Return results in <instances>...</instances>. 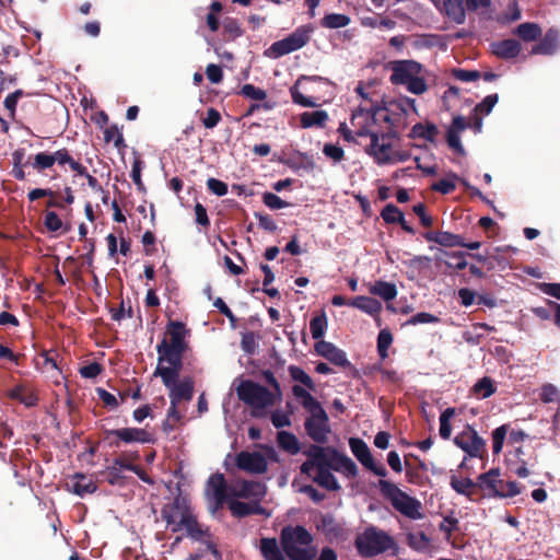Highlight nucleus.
<instances>
[{
  "label": "nucleus",
  "instance_id": "1",
  "mask_svg": "<svg viewBox=\"0 0 560 560\" xmlns=\"http://www.w3.org/2000/svg\"><path fill=\"white\" fill-rule=\"evenodd\" d=\"M293 395L301 400L302 407L310 413L304 422V428L310 436L317 444H325L330 433L329 418L320 402L313 397L304 387L294 385Z\"/></svg>",
  "mask_w": 560,
  "mask_h": 560
},
{
  "label": "nucleus",
  "instance_id": "2",
  "mask_svg": "<svg viewBox=\"0 0 560 560\" xmlns=\"http://www.w3.org/2000/svg\"><path fill=\"white\" fill-rule=\"evenodd\" d=\"M280 544L289 560H314L317 549L313 534L303 525H285L280 530Z\"/></svg>",
  "mask_w": 560,
  "mask_h": 560
},
{
  "label": "nucleus",
  "instance_id": "3",
  "mask_svg": "<svg viewBox=\"0 0 560 560\" xmlns=\"http://www.w3.org/2000/svg\"><path fill=\"white\" fill-rule=\"evenodd\" d=\"M406 105L416 110L415 100L406 97L404 101L390 102L389 106H380L372 104L370 115L372 119L365 121L364 128L382 135L386 127L398 126V124L407 116Z\"/></svg>",
  "mask_w": 560,
  "mask_h": 560
},
{
  "label": "nucleus",
  "instance_id": "4",
  "mask_svg": "<svg viewBox=\"0 0 560 560\" xmlns=\"http://www.w3.org/2000/svg\"><path fill=\"white\" fill-rule=\"evenodd\" d=\"M354 547L359 555L364 558H371L389 549H395L394 555H397V544L394 538L384 530L371 526L359 535L354 540Z\"/></svg>",
  "mask_w": 560,
  "mask_h": 560
},
{
  "label": "nucleus",
  "instance_id": "5",
  "mask_svg": "<svg viewBox=\"0 0 560 560\" xmlns=\"http://www.w3.org/2000/svg\"><path fill=\"white\" fill-rule=\"evenodd\" d=\"M377 487L381 494L385 499L389 500L394 509L399 513L411 520H419L422 517V514L420 513L421 503L416 498L410 497L400 490L395 483L385 479H380Z\"/></svg>",
  "mask_w": 560,
  "mask_h": 560
},
{
  "label": "nucleus",
  "instance_id": "6",
  "mask_svg": "<svg viewBox=\"0 0 560 560\" xmlns=\"http://www.w3.org/2000/svg\"><path fill=\"white\" fill-rule=\"evenodd\" d=\"M236 394L240 400L253 408L254 417H260L261 413L258 410L275 404L273 394L267 387L252 380L242 381L236 387Z\"/></svg>",
  "mask_w": 560,
  "mask_h": 560
},
{
  "label": "nucleus",
  "instance_id": "7",
  "mask_svg": "<svg viewBox=\"0 0 560 560\" xmlns=\"http://www.w3.org/2000/svg\"><path fill=\"white\" fill-rule=\"evenodd\" d=\"M500 476L499 468H492L478 476L479 490L485 498H513L521 493V487L516 481H504Z\"/></svg>",
  "mask_w": 560,
  "mask_h": 560
},
{
  "label": "nucleus",
  "instance_id": "8",
  "mask_svg": "<svg viewBox=\"0 0 560 560\" xmlns=\"http://www.w3.org/2000/svg\"><path fill=\"white\" fill-rule=\"evenodd\" d=\"M192 513L190 500L180 492L175 495L171 503L164 504L161 509V516L166 525L172 527L173 533L182 530L183 525L180 523Z\"/></svg>",
  "mask_w": 560,
  "mask_h": 560
},
{
  "label": "nucleus",
  "instance_id": "9",
  "mask_svg": "<svg viewBox=\"0 0 560 560\" xmlns=\"http://www.w3.org/2000/svg\"><path fill=\"white\" fill-rule=\"evenodd\" d=\"M313 31L314 27L310 24L298 27L285 38L275 42L268 49L269 56L279 58L304 47L308 43Z\"/></svg>",
  "mask_w": 560,
  "mask_h": 560
},
{
  "label": "nucleus",
  "instance_id": "10",
  "mask_svg": "<svg viewBox=\"0 0 560 560\" xmlns=\"http://www.w3.org/2000/svg\"><path fill=\"white\" fill-rule=\"evenodd\" d=\"M396 128L397 126L386 127V130L382 135L376 132L375 141L373 138H370V144L366 145L365 153L372 156L376 164L384 165L393 163L392 144L385 142V140L398 138Z\"/></svg>",
  "mask_w": 560,
  "mask_h": 560
},
{
  "label": "nucleus",
  "instance_id": "11",
  "mask_svg": "<svg viewBox=\"0 0 560 560\" xmlns=\"http://www.w3.org/2000/svg\"><path fill=\"white\" fill-rule=\"evenodd\" d=\"M104 440L108 442L112 447H119L120 443H153L154 436L143 428H121L113 430H104Z\"/></svg>",
  "mask_w": 560,
  "mask_h": 560
},
{
  "label": "nucleus",
  "instance_id": "12",
  "mask_svg": "<svg viewBox=\"0 0 560 560\" xmlns=\"http://www.w3.org/2000/svg\"><path fill=\"white\" fill-rule=\"evenodd\" d=\"M454 443L470 457H482L486 453L485 440L470 425L455 436Z\"/></svg>",
  "mask_w": 560,
  "mask_h": 560
},
{
  "label": "nucleus",
  "instance_id": "13",
  "mask_svg": "<svg viewBox=\"0 0 560 560\" xmlns=\"http://www.w3.org/2000/svg\"><path fill=\"white\" fill-rule=\"evenodd\" d=\"M349 446L352 452V454L355 456V458L370 471L375 474L376 476H380L382 478L386 477L387 470L386 468L380 464L376 465L373 456L371 454V451L368 446V444L359 439V438H351L349 439Z\"/></svg>",
  "mask_w": 560,
  "mask_h": 560
},
{
  "label": "nucleus",
  "instance_id": "14",
  "mask_svg": "<svg viewBox=\"0 0 560 560\" xmlns=\"http://www.w3.org/2000/svg\"><path fill=\"white\" fill-rule=\"evenodd\" d=\"M389 81L394 85H405L422 71V65L415 60H398L390 65Z\"/></svg>",
  "mask_w": 560,
  "mask_h": 560
},
{
  "label": "nucleus",
  "instance_id": "15",
  "mask_svg": "<svg viewBox=\"0 0 560 560\" xmlns=\"http://www.w3.org/2000/svg\"><path fill=\"white\" fill-rule=\"evenodd\" d=\"M240 470L252 475L265 474L268 469L267 458L260 452L242 451L235 457Z\"/></svg>",
  "mask_w": 560,
  "mask_h": 560
},
{
  "label": "nucleus",
  "instance_id": "16",
  "mask_svg": "<svg viewBox=\"0 0 560 560\" xmlns=\"http://www.w3.org/2000/svg\"><path fill=\"white\" fill-rule=\"evenodd\" d=\"M211 491L213 505L211 512L215 513L222 509L231 493H229L226 480L223 474L217 472L210 476L207 482V492Z\"/></svg>",
  "mask_w": 560,
  "mask_h": 560
},
{
  "label": "nucleus",
  "instance_id": "17",
  "mask_svg": "<svg viewBox=\"0 0 560 560\" xmlns=\"http://www.w3.org/2000/svg\"><path fill=\"white\" fill-rule=\"evenodd\" d=\"M315 351L318 355L325 358L336 366L350 368L354 370L351 362L347 359L346 352L332 342L319 340L315 343Z\"/></svg>",
  "mask_w": 560,
  "mask_h": 560
},
{
  "label": "nucleus",
  "instance_id": "18",
  "mask_svg": "<svg viewBox=\"0 0 560 560\" xmlns=\"http://www.w3.org/2000/svg\"><path fill=\"white\" fill-rule=\"evenodd\" d=\"M266 494V486L259 481L254 480H241L231 490V495L243 499L254 498L259 501Z\"/></svg>",
  "mask_w": 560,
  "mask_h": 560
},
{
  "label": "nucleus",
  "instance_id": "19",
  "mask_svg": "<svg viewBox=\"0 0 560 560\" xmlns=\"http://www.w3.org/2000/svg\"><path fill=\"white\" fill-rule=\"evenodd\" d=\"M370 113L371 107L366 108L363 106H359L355 110H353L350 118V122L354 128V133L357 137H369L373 138V140L375 141L376 132L364 128L365 121H368V119H374L373 116L370 115Z\"/></svg>",
  "mask_w": 560,
  "mask_h": 560
},
{
  "label": "nucleus",
  "instance_id": "20",
  "mask_svg": "<svg viewBox=\"0 0 560 560\" xmlns=\"http://www.w3.org/2000/svg\"><path fill=\"white\" fill-rule=\"evenodd\" d=\"M264 560H287V555L281 547L280 539L275 537H261L258 545Z\"/></svg>",
  "mask_w": 560,
  "mask_h": 560
},
{
  "label": "nucleus",
  "instance_id": "21",
  "mask_svg": "<svg viewBox=\"0 0 560 560\" xmlns=\"http://www.w3.org/2000/svg\"><path fill=\"white\" fill-rule=\"evenodd\" d=\"M194 386L195 382L190 376H185L180 382L172 386L168 389L171 404L178 405L182 400H191L194 396Z\"/></svg>",
  "mask_w": 560,
  "mask_h": 560
},
{
  "label": "nucleus",
  "instance_id": "22",
  "mask_svg": "<svg viewBox=\"0 0 560 560\" xmlns=\"http://www.w3.org/2000/svg\"><path fill=\"white\" fill-rule=\"evenodd\" d=\"M185 528L187 536L195 541L203 544L205 539H212V534L209 527H203L197 520L195 513L190 516L185 517L184 522L180 523Z\"/></svg>",
  "mask_w": 560,
  "mask_h": 560
},
{
  "label": "nucleus",
  "instance_id": "23",
  "mask_svg": "<svg viewBox=\"0 0 560 560\" xmlns=\"http://www.w3.org/2000/svg\"><path fill=\"white\" fill-rule=\"evenodd\" d=\"M330 451L331 447H323L322 445L312 444L303 453L306 457H310L314 463L316 470L323 468H329L330 466Z\"/></svg>",
  "mask_w": 560,
  "mask_h": 560
},
{
  "label": "nucleus",
  "instance_id": "24",
  "mask_svg": "<svg viewBox=\"0 0 560 560\" xmlns=\"http://www.w3.org/2000/svg\"><path fill=\"white\" fill-rule=\"evenodd\" d=\"M492 52L501 59H513L521 52V44L516 39H503L491 45Z\"/></svg>",
  "mask_w": 560,
  "mask_h": 560
},
{
  "label": "nucleus",
  "instance_id": "25",
  "mask_svg": "<svg viewBox=\"0 0 560 560\" xmlns=\"http://www.w3.org/2000/svg\"><path fill=\"white\" fill-rule=\"evenodd\" d=\"M185 325L182 322L171 320L166 330V334L170 337L167 346L171 348L187 350L188 345L185 340Z\"/></svg>",
  "mask_w": 560,
  "mask_h": 560
},
{
  "label": "nucleus",
  "instance_id": "26",
  "mask_svg": "<svg viewBox=\"0 0 560 560\" xmlns=\"http://www.w3.org/2000/svg\"><path fill=\"white\" fill-rule=\"evenodd\" d=\"M317 528L331 539L341 538L345 532L343 526L331 514L322 515Z\"/></svg>",
  "mask_w": 560,
  "mask_h": 560
},
{
  "label": "nucleus",
  "instance_id": "27",
  "mask_svg": "<svg viewBox=\"0 0 560 560\" xmlns=\"http://www.w3.org/2000/svg\"><path fill=\"white\" fill-rule=\"evenodd\" d=\"M71 490L79 497L94 493L97 490L95 481L84 474L77 472L72 476Z\"/></svg>",
  "mask_w": 560,
  "mask_h": 560
},
{
  "label": "nucleus",
  "instance_id": "28",
  "mask_svg": "<svg viewBox=\"0 0 560 560\" xmlns=\"http://www.w3.org/2000/svg\"><path fill=\"white\" fill-rule=\"evenodd\" d=\"M558 45V32L548 30L538 44L532 47V55H552Z\"/></svg>",
  "mask_w": 560,
  "mask_h": 560
},
{
  "label": "nucleus",
  "instance_id": "29",
  "mask_svg": "<svg viewBox=\"0 0 560 560\" xmlns=\"http://www.w3.org/2000/svg\"><path fill=\"white\" fill-rule=\"evenodd\" d=\"M348 305L371 316H377L382 311V303L378 300L364 295H359L349 300Z\"/></svg>",
  "mask_w": 560,
  "mask_h": 560
},
{
  "label": "nucleus",
  "instance_id": "30",
  "mask_svg": "<svg viewBox=\"0 0 560 560\" xmlns=\"http://www.w3.org/2000/svg\"><path fill=\"white\" fill-rule=\"evenodd\" d=\"M450 485L454 491H456L458 494L467 497L471 501L475 500L474 495L479 489L478 478L476 481H474L470 478L459 479L456 476H452Z\"/></svg>",
  "mask_w": 560,
  "mask_h": 560
},
{
  "label": "nucleus",
  "instance_id": "31",
  "mask_svg": "<svg viewBox=\"0 0 560 560\" xmlns=\"http://www.w3.org/2000/svg\"><path fill=\"white\" fill-rule=\"evenodd\" d=\"M229 509L233 516L242 518L252 514H261L264 508L258 503H246L242 501L232 500L229 502Z\"/></svg>",
  "mask_w": 560,
  "mask_h": 560
},
{
  "label": "nucleus",
  "instance_id": "32",
  "mask_svg": "<svg viewBox=\"0 0 560 560\" xmlns=\"http://www.w3.org/2000/svg\"><path fill=\"white\" fill-rule=\"evenodd\" d=\"M328 120V114L326 110L305 112L301 114L300 121L302 128L318 127L323 128Z\"/></svg>",
  "mask_w": 560,
  "mask_h": 560
},
{
  "label": "nucleus",
  "instance_id": "33",
  "mask_svg": "<svg viewBox=\"0 0 560 560\" xmlns=\"http://www.w3.org/2000/svg\"><path fill=\"white\" fill-rule=\"evenodd\" d=\"M156 352L159 354L158 364L162 365L163 362H172L184 357L186 350L171 348L167 346V339L164 338L158 346Z\"/></svg>",
  "mask_w": 560,
  "mask_h": 560
},
{
  "label": "nucleus",
  "instance_id": "34",
  "mask_svg": "<svg viewBox=\"0 0 560 560\" xmlns=\"http://www.w3.org/2000/svg\"><path fill=\"white\" fill-rule=\"evenodd\" d=\"M277 443L281 450L291 455H296L301 451L298 438L288 431H279L277 433Z\"/></svg>",
  "mask_w": 560,
  "mask_h": 560
},
{
  "label": "nucleus",
  "instance_id": "35",
  "mask_svg": "<svg viewBox=\"0 0 560 560\" xmlns=\"http://www.w3.org/2000/svg\"><path fill=\"white\" fill-rule=\"evenodd\" d=\"M54 163L59 165L68 164L70 168L77 174H85V166H83L80 162L75 161L69 150L67 148L59 149L52 152Z\"/></svg>",
  "mask_w": 560,
  "mask_h": 560
},
{
  "label": "nucleus",
  "instance_id": "36",
  "mask_svg": "<svg viewBox=\"0 0 560 560\" xmlns=\"http://www.w3.org/2000/svg\"><path fill=\"white\" fill-rule=\"evenodd\" d=\"M26 164H30L37 173H43L54 166V156L51 152L42 151L28 158Z\"/></svg>",
  "mask_w": 560,
  "mask_h": 560
},
{
  "label": "nucleus",
  "instance_id": "37",
  "mask_svg": "<svg viewBox=\"0 0 560 560\" xmlns=\"http://www.w3.org/2000/svg\"><path fill=\"white\" fill-rule=\"evenodd\" d=\"M525 455L523 447H516L515 456L517 457L520 465L514 469V472L521 478H526L529 475L527 465L534 466L538 462L537 454L532 453L527 458Z\"/></svg>",
  "mask_w": 560,
  "mask_h": 560
},
{
  "label": "nucleus",
  "instance_id": "38",
  "mask_svg": "<svg viewBox=\"0 0 560 560\" xmlns=\"http://www.w3.org/2000/svg\"><path fill=\"white\" fill-rule=\"evenodd\" d=\"M439 133V129L434 124H427L423 125L421 122H418L413 125V127L410 130L409 137L410 138H421L429 142H434L435 137Z\"/></svg>",
  "mask_w": 560,
  "mask_h": 560
},
{
  "label": "nucleus",
  "instance_id": "39",
  "mask_svg": "<svg viewBox=\"0 0 560 560\" xmlns=\"http://www.w3.org/2000/svg\"><path fill=\"white\" fill-rule=\"evenodd\" d=\"M446 15L457 24L465 22L464 0H444Z\"/></svg>",
  "mask_w": 560,
  "mask_h": 560
},
{
  "label": "nucleus",
  "instance_id": "40",
  "mask_svg": "<svg viewBox=\"0 0 560 560\" xmlns=\"http://www.w3.org/2000/svg\"><path fill=\"white\" fill-rule=\"evenodd\" d=\"M313 481L329 491H338L340 489L330 468L318 469L316 476L313 477Z\"/></svg>",
  "mask_w": 560,
  "mask_h": 560
},
{
  "label": "nucleus",
  "instance_id": "41",
  "mask_svg": "<svg viewBox=\"0 0 560 560\" xmlns=\"http://www.w3.org/2000/svg\"><path fill=\"white\" fill-rule=\"evenodd\" d=\"M514 34L524 42H533L541 36V28L536 23L525 22L514 30Z\"/></svg>",
  "mask_w": 560,
  "mask_h": 560
},
{
  "label": "nucleus",
  "instance_id": "42",
  "mask_svg": "<svg viewBox=\"0 0 560 560\" xmlns=\"http://www.w3.org/2000/svg\"><path fill=\"white\" fill-rule=\"evenodd\" d=\"M370 292L374 295L381 296L386 302H389L397 296L396 285L383 280L375 281L374 285L370 289Z\"/></svg>",
  "mask_w": 560,
  "mask_h": 560
},
{
  "label": "nucleus",
  "instance_id": "43",
  "mask_svg": "<svg viewBox=\"0 0 560 560\" xmlns=\"http://www.w3.org/2000/svg\"><path fill=\"white\" fill-rule=\"evenodd\" d=\"M350 18L341 13H329L320 20V25L325 28H341L350 23Z\"/></svg>",
  "mask_w": 560,
  "mask_h": 560
},
{
  "label": "nucleus",
  "instance_id": "44",
  "mask_svg": "<svg viewBox=\"0 0 560 560\" xmlns=\"http://www.w3.org/2000/svg\"><path fill=\"white\" fill-rule=\"evenodd\" d=\"M154 376H160L164 386L170 389L176 383H178L179 373L173 369L158 364Z\"/></svg>",
  "mask_w": 560,
  "mask_h": 560
},
{
  "label": "nucleus",
  "instance_id": "45",
  "mask_svg": "<svg viewBox=\"0 0 560 560\" xmlns=\"http://www.w3.org/2000/svg\"><path fill=\"white\" fill-rule=\"evenodd\" d=\"M494 392L495 386L493 384V381L488 376L480 378L472 387V393L479 398L483 399L493 395Z\"/></svg>",
  "mask_w": 560,
  "mask_h": 560
},
{
  "label": "nucleus",
  "instance_id": "46",
  "mask_svg": "<svg viewBox=\"0 0 560 560\" xmlns=\"http://www.w3.org/2000/svg\"><path fill=\"white\" fill-rule=\"evenodd\" d=\"M327 328V317L323 312L320 315L314 316L310 322V330L312 338L319 341Z\"/></svg>",
  "mask_w": 560,
  "mask_h": 560
},
{
  "label": "nucleus",
  "instance_id": "47",
  "mask_svg": "<svg viewBox=\"0 0 560 560\" xmlns=\"http://www.w3.org/2000/svg\"><path fill=\"white\" fill-rule=\"evenodd\" d=\"M289 373L293 381L300 382L306 388L315 390V383L312 377L301 368L296 365L289 366Z\"/></svg>",
  "mask_w": 560,
  "mask_h": 560
},
{
  "label": "nucleus",
  "instance_id": "48",
  "mask_svg": "<svg viewBox=\"0 0 560 560\" xmlns=\"http://www.w3.org/2000/svg\"><path fill=\"white\" fill-rule=\"evenodd\" d=\"M455 409L446 408L440 416V436L443 440H448L452 433L451 418L454 417Z\"/></svg>",
  "mask_w": 560,
  "mask_h": 560
},
{
  "label": "nucleus",
  "instance_id": "49",
  "mask_svg": "<svg viewBox=\"0 0 560 560\" xmlns=\"http://www.w3.org/2000/svg\"><path fill=\"white\" fill-rule=\"evenodd\" d=\"M104 141L106 143L114 142L117 149L126 147L124 136L117 125H112L104 130Z\"/></svg>",
  "mask_w": 560,
  "mask_h": 560
},
{
  "label": "nucleus",
  "instance_id": "50",
  "mask_svg": "<svg viewBox=\"0 0 560 560\" xmlns=\"http://www.w3.org/2000/svg\"><path fill=\"white\" fill-rule=\"evenodd\" d=\"M510 425L502 424L493 430L492 432V451L493 454H499L502 451L504 440L509 433Z\"/></svg>",
  "mask_w": 560,
  "mask_h": 560
},
{
  "label": "nucleus",
  "instance_id": "51",
  "mask_svg": "<svg viewBox=\"0 0 560 560\" xmlns=\"http://www.w3.org/2000/svg\"><path fill=\"white\" fill-rule=\"evenodd\" d=\"M404 213L393 203L386 205L382 212L381 217L385 223L395 224L398 221H402Z\"/></svg>",
  "mask_w": 560,
  "mask_h": 560
},
{
  "label": "nucleus",
  "instance_id": "52",
  "mask_svg": "<svg viewBox=\"0 0 560 560\" xmlns=\"http://www.w3.org/2000/svg\"><path fill=\"white\" fill-rule=\"evenodd\" d=\"M393 342V335L389 330L383 329L377 336V352L382 359L387 358V350Z\"/></svg>",
  "mask_w": 560,
  "mask_h": 560
},
{
  "label": "nucleus",
  "instance_id": "53",
  "mask_svg": "<svg viewBox=\"0 0 560 560\" xmlns=\"http://www.w3.org/2000/svg\"><path fill=\"white\" fill-rule=\"evenodd\" d=\"M223 32L231 39H235L243 35V30L238 21L234 18H225L223 21Z\"/></svg>",
  "mask_w": 560,
  "mask_h": 560
},
{
  "label": "nucleus",
  "instance_id": "54",
  "mask_svg": "<svg viewBox=\"0 0 560 560\" xmlns=\"http://www.w3.org/2000/svg\"><path fill=\"white\" fill-rule=\"evenodd\" d=\"M498 101V94H489L475 106L474 113L480 115H489Z\"/></svg>",
  "mask_w": 560,
  "mask_h": 560
},
{
  "label": "nucleus",
  "instance_id": "55",
  "mask_svg": "<svg viewBox=\"0 0 560 560\" xmlns=\"http://www.w3.org/2000/svg\"><path fill=\"white\" fill-rule=\"evenodd\" d=\"M262 202L271 210H279L290 206L289 202L282 200L279 196L269 191L262 194Z\"/></svg>",
  "mask_w": 560,
  "mask_h": 560
},
{
  "label": "nucleus",
  "instance_id": "56",
  "mask_svg": "<svg viewBox=\"0 0 560 560\" xmlns=\"http://www.w3.org/2000/svg\"><path fill=\"white\" fill-rule=\"evenodd\" d=\"M438 244L444 247H455L464 244V238L460 235L453 234L447 231H440Z\"/></svg>",
  "mask_w": 560,
  "mask_h": 560
},
{
  "label": "nucleus",
  "instance_id": "57",
  "mask_svg": "<svg viewBox=\"0 0 560 560\" xmlns=\"http://www.w3.org/2000/svg\"><path fill=\"white\" fill-rule=\"evenodd\" d=\"M452 75L462 82H472L481 78V73L478 70H466L462 68L452 69Z\"/></svg>",
  "mask_w": 560,
  "mask_h": 560
},
{
  "label": "nucleus",
  "instance_id": "58",
  "mask_svg": "<svg viewBox=\"0 0 560 560\" xmlns=\"http://www.w3.org/2000/svg\"><path fill=\"white\" fill-rule=\"evenodd\" d=\"M446 255L451 258L450 261H445V265L448 267V268H453L455 270H463L465 269L468 264L466 261V253L464 252H454V253H446Z\"/></svg>",
  "mask_w": 560,
  "mask_h": 560
},
{
  "label": "nucleus",
  "instance_id": "59",
  "mask_svg": "<svg viewBox=\"0 0 560 560\" xmlns=\"http://www.w3.org/2000/svg\"><path fill=\"white\" fill-rule=\"evenodd\" d=\"M243 96L255 100V101H264L267 97V93L253 84H244L240 92Z\"/></svg>",
  "mask_w": 560,
  "mask_h": 560
},
{
  "label": "nucleus",
  "instance_id": "60",
  "mask_svg": "<svg viewBox=\"0 0 560 560\" xmlns=\"http://www.w3.org/2000/svg\"><path fill=\"white\" fill-rule=\"evenodd\" d=\"M44 225L49 232H57L63 228L62 220L55 211H47L45 213Z\"/></svg>",
  "mask_w": 560,
  "mask_h": 560
},
{
  "label": "nucleus",
  "instance_id": "61",
  "mask_svg": "<svg viewBox=\"0 0 560 560\" xmlns=\"http://www.w3.org/2000/svg\"><path fill=\"white\" fill-rule=\"evenodd\" d=\"M323 153L334 162H340L345 159L343 149L332 143H325L323 147Z\"/></svg>",
  "mask_w": 560,
  "mask_h": 560
},
{
  "label": "nucleus",
  "instance_id": "62",
  "mask_svg": "<svg viewBox=\"0 0 560 560\" xmlns=\"http://www.w3.org/2000/svg\"><path fill=\"white\" fill-rule=\"evenodd\" d=\"M300 80L290 89L292 101L304 107H315L317 104L311 98L304 96L298 89V83Z\"/></svg>",
  "mask_w": 560,
  "mask_h": 560
},
{
  "label": "nucleus",
  "instance_id": "63",
  "mask_svg": "<svg viewBox=\"0 0 560 560\" xmlns=\"http://www.w3.org/2000/svg\"><path fill=\"white\" fill-rule=\"evenodd\" d=\"M408 546L413 550H421L425 548L430 541L429 537L420 532L417 536L413 534L408 535Z\"/></svg>",
  "mask_w": 560,
  "mask_h": 560
},
{
  "label": "nucleus",
  "instance_id": "64",
  "mask_svg": "<svg viewBox=\"0 0 560 560\" xmlns=\"http://www.w3.org/2000/svg\"><path fill=\"white\" fill-rule=\"evenodd\" d=\"M406 88L410 93L420 95L427 92L428 84L423 78L416 75L406 84Z\"/></svg>",
  "mask_w": 560,
  "mask_h": 560
}]
</instances>
